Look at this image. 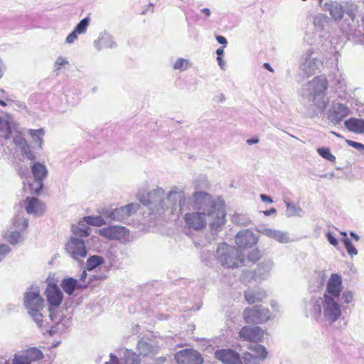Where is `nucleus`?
<instances>
[{
	"mask_svg": "<svg viewBox=\"0 0 364 364\" xmlns=\"http://www.w3.org/2000/svg\"><path fill=\"white\" fill-rule=\"evenodd\" d=\"M191 205L193 211L183 216L188 228L201 230L206 227L208 221L211 228L217 230L225 222V205L220 199H215L211 194L205 191L193 193Z\"/></svg>",
	"mask_w": 364,
	"mask_h": 364,
	"instance_id": "obj_1",
	"label": "nucleus"
},
{
	"mask_svg": "<svg viewBox=\"0 0 364 364\" xmlns=\"http://www.w3.org/2000/svg\"><path fill=\"white\" fill-rule=\"evenodd\" d=\"M217 254L218 260L224 267L237 268L244 264V255L235 247L223 243L218 247Z\"/></svg>",
	"mask_w": 364,
	"mask_h": 364,
	"instance_id": "obj_2",
	"label": "nucleus"
},
{
	"mask_svg": "<svg viewBox=\"0 0 364 364\" xmlns=\"http://www.w3.org/2000/svg\"><path fill=\"white\" fill-rule=\"evenodd\" d=\"M43 299L38 291H29L24 295L23 304L29 315L33 318L39 327L43 326V314L41 313L43 308Z\"/></svg>",
	"mask_w": 364,
	"mask_h": 364,
	"instance_id": "obj_3",
	"label": "nucleus"
},
{
	"mask_svg": "<svg viewBox=\"0 0 364 364\" xmlns=\"http://www.w3.org/2000/svg\"><path fill=\"white\" fill-rule=\"evenodd\" d=\"M270 316L269 309L261 305L247 307L243 311V318L247 323L262 324L268 321Z\"/></svg>",
	"mask_w": 364,
	"mask_h": 364,
	"instance_id": "obj_4",
	"label": "nucleus"
},
{
	"mask_svg": "<svg viewBox=\"0 0 364 364\" xmlns=\"http://www.w3.org/2000/svg\"><path fill=\"white\" fill-rule=\"evenodd\" d=\"M339 299L323 296L321 308L324 318L328 322L333 323L338 321L342 316L341 306L338 303Z\"/></svg>",
	"mask_w": 364,
	"mask_h": 364,
	"instance_id": "obj_5",
	"label": "nucleus"
},
{
	"mask_svg": "<svg viewBox=\"0 0 364 364\" xmlns=\"http://www.w3.org/2000/svg\"><path fill=\"white\" fill-rule=\"evenodd\" d=\"M33 183L29 184V193L33 195H38L43 187V180L47 176L48 170L43 164L35 162L31 166Z\"/></svg>",
	"mask_w": 364,
	"mask_h": 364,
	"instance_id": "obj_6",
	"label": "nucleus"
},
{
	"mask_svg": "<svg viewBox=\"0 0 364 364\" xmlns=\"http://www.w3.org/2000/svg\"><path fill=\"white\" fill-rule=\"evenodd\" d=\"M314 92V100H316L317 97H321V102H316V105L322 109L326 108L328 100L325 97V92L328 87V81L325 76H316L309 82Z\"/></svg>",
	"mask_w": 364,
	"mask_h": 364,
	"instance_id": "obj_7",
	"label": "nucleus"
},
{
	"mask_svg": "<svg viewBox=\"0 0 364 364\" xmlns=\"http://www.w3.org/2000/svg\"><path fill=\"white\" fill-rule=\"evenodd\" d=\"M177 364H203L204 362L201 354L193 348L178 350L174 355Z\"/></svg>",
	"mask_w": 364,
	"mask_h": 364,
	"instance_id": "obj_8",
	"label": "nucleus"
},
{
	"mask_svg": "<svg viewBox=\"0 0 364 364\" xmlns=\"http://www.w3.org/2000/svg\"><path fill=\"white\" fill-rule=\"evenodd\" d=\"M342 277L337 273L331 274L326 284V287L323 296L340 299L343 291Z\"/></svg>",
	"mask_w": 364,
	"mask_h": 364,
	"instance_id": "obj_9",
	"label": "nucleus"
},
{
	"mask_svg": "<svg viewBox=\"0 0 364 364\" xmlns=\"http://www.w3.org/2000/svg\"><path fill=\"white\" fill-rule=\"evenodd\" d=\"M264 332L259 326H245L241 328L238 335L240 339L250 343H259L263 341Z\"/></svg>",
	"mask_w": 364,
	"mask_h": 364,
	"instance_id": "obj_10",
	"label": "nucleus"
},
{
	"mask_svg": "<svg viewBox=\"0 0 364 364\" xmlns=\"http://www.w3.org/2000/svg\"><path fill=\"white\" fill-rule=\"evenodd\" d=\"M66 251L75 259L85 258L87 252L84 241L75 237L70 238L65 246Z\"/></svg>",
	"mask_w": 364,
	"mask_h": 364,
	"instance_id": "obj_11",
	"label": "nucleus"
},
{
	"mask_svg": "<svg viewBox=\"0 0 364 364\" xmlns=\"http://www.w3.org/2000/svg\"><path fill=\"white\" fill-rule=\"evenodd\" d=\"M215 357L223 364H242L240 354L231 349H220L215 353Z\"/></svg>",
	"mask_w": 364,
	"mask_h": 364,
	"instance_id": "obj_12",
	"label": "nucleus"
},
{
	"mask_svg": "<svg viewBox=\"0 0 364 364\" xmlns=\"http://www.w3.org/2000/svg\"><path fill=\"white\" fill-rule=\"evenodd\" d=\"M138 206L137 204L130 203L116 208L109 213L108 217L111 220L123 222L136 210Z\"/></svg>",
	"mask_w": 364,
	"mask_h": 364,
	"instance_id": "obj_13",
	"label": "nucleus"
},
{
	"mask_svg": "<svg viewBox=\"0 0 364 364\" xmlns=\"http://www.w3.org/2000/svg\"><path fill=\"white\" fill-rule=\"evenodd\" d=\"M45 294L48 302L53 308L58 307L62 303L63 293L56 284L50 283L46 289Z\"/></svg>",
	"mask_w": 364,
	"mask_h": 364,
	"instance_id": "obj_14",
	"label": "nucleus"
},
{
	"mask_svg": "<svg viewBox=\"0 0 364 364\" xmlns=\"http://www.w3.org/2000/svg\"><path fill=\"white\" fill-rule=\"evenodd\" d=\"M99 234L109 240H120L127 235V229L122 226H108L98 231Z\"/></svg>",
	"mask_w": 364,
	"mask_h": 364,
	"instance_id": "obj_15",
	"label": "nucleus"
},
{
	"mask_svg": "<svg viewBox=\"0 0 364 364\" xmlns=\"http://www.w3.org/2000/svg\"><path fill=\"white\" fill-rule=\"evenodd\" d=\"M349 109L347 106L342 104L333 105L328 112V119L338 124L349 114Z\"/></svg>",
	"mask_w": 364,
	"mask_h": 364,
	"instance_id": "obj_16",
	"label": "nucleus"
},
{
	"mask_svg": "<svg viewBox=\"0 0 364 364\" xmlns=\"http://www.w3.org/2000/svg\"><path fill=\"white\" fill-rule=\"evenodd\" d=\"M24 203L28 214L42 215L46 211L45 204L36 198L26 197Z\"/></svg>",
	"mask_w": 364,
	"mask_h": 364,
	"instance_id": "obj_17",
	"label": "nucleus"
},
{
	"mask_svg": "<svg viewBox=\"0 0 364 364\" xmlns=\"http://www.w3.org/2000/svg\"><path fill=\"white\" fill-rule=\"evenodd\" d=\"M256 242L257 238L254 234L248 230L238 232L235 237V243L239 250L247 248L249 246L255 245Z\"/></svg>",
	"mask_w": 364,
	"mask_h": 364,
	"instance_id": "obj_18",
	"label": "nucleus"
},
{
	"mask_svg": "<svg viewBox=\"0 0 364 364\" xmlns=\"http://www.w3.org/2000/svg\"><path fill=\"white\" fill-rule=\"evenodd\" d=\"M346 127L351 132L360 134H364V119L351 117L346 120Z\"/></svg>",
	"mask_w": 364,
	"mask_h": 364,
	"instance_id": "obj_19",
	"label": "nucleus"
},
{
	"mask_svg": "<svg viewBox=\"0 0 364 364\" xmlns=\"http://www.w3.org/2000/svg\"><path fill=\"white\" fill-rule=\"evenodd\" d=\"M267 296L266 292L263 289L258 291L247 290L244 293V296L246 301L250 304H253L257 302H260Z\"/></svg>",
	"mask_w": 364,
	"mask_h": 364,
	"instance_id": "obj_20",
	"label": "nucleus"
},
{
	"mask_svg": "<svg viewBox=\"0 0 364 364\" xmlns=\"http://www.w3.org/2000/svg\"><path fill=\"white\" fill-rule=\"evenodd\" d=\"M23 354L26 357V359L31 364V362L37 361L43 358V355L41 350L37 348H29L27 350L22 352Z\"/></svg>",
	"mask_w": 364,
	"mask_h": 364,
	"instance_id": "obj_21",
	"label": "nucleus"
},
{
	"mask_svg": "<svg viewBox=\"0 0 364 364\" xmlns=\"http://www.w3.org/2000/svg\"><path fill=\"white\" fill-rule=\"evenodd\" d=\"M328 9L332 18L334 20H340L343 16V6L337 2H333L328 4Z\"/></svg>",
	"mask_w": 364,
	"mask_h": 364,
	"instance_id": "obj_22",
	"label": "nucleus"
},
{
	"mask_svg": "<svg viewBox=\"0 0 364 364\" xmlns=\"http://www.w3.org/2000/svg\"><path fill=\"white\" fill-rule=\"evenodd\" d=\"M12 225L15 230L23 232L28 228V220L22 215H16L13 219Z\"/></svg>",
	"mask_w": 364,
	"mask_h": 364,
	"instance_id": "obj_23",
	"label": "nucleus"
},
{
	"mask_svg": "<svg viewBox=\"0 0 364 364\" xmlns=\"http://www.w3.org/2000/svg\"><path fill=\"white\" fill-rule=\"evenodd\" d=\"M136 349L139 351L138 355H139L140 357H145L151 352L152 346L146 341L141 339L137 343Z\"/></svg>",
	"mask_w": 364,
	"mask_h": 364,
	"instance_id": "obj_24",
	"label": "nucleus"
},
{
	"mask_svg": "<svg viewBox=\"0 0 364 364\" xmlns=\"http://www.w3.org/2000/svg\"><path fill=\"white\" fill-rule=\"evenodd\" d=\"M124 363L125 364H140V355L131 350H126L124 353Z\"/></svg>",
	"mask_w": 364,
	"mask_h": 364,
	"instance_id": "obj_25",
	"label": "nucleus"
},
{
	"mask_svg": "<svg viewBox=\"0 0 364 364\" xmlns=\"http://www.w3.org/2000/svg\"><path fill=\"white\" fill-rule=\"evenodd\" d=\"M90 228L80 222L77 225L73 226V232L75 236L85 237L90 235Z\"/></svg>",
	"mask_w": 364,
	"mask_h": 364,
	"instance_id": "obj_26",
	"label": "nucleus"
},
{
	"mask_svg": "<svg viewBox=\"0 0 364 364\" xmlns=\"http://www.w3.org/2000/svg\"><path fill=\"white\" fill-rule=\"evenodd\" d=\"M77 284V280L73 278L65 279L62 282L61 287L63 291L71 295L75 291V287Z\"/></svg>",
	"mask_w": 364,
	"mask_h": 364,
	"instance_id": "obj_27",
	"label": "nucleus"
},
{
	"mask_svg": "<svg viewBox=\"0 0 364 364\" xmlns=\"http://www.w3.org/2000/svg\"><path fill=\"white\" fill-rule=\"evenodd\" d=\"M104 263V259L98 255H93L90 257L86 262V267L87 270H92L95 267L102 264Z\"/></svg>",
	"mask_w": 364,
	"mask_h": 364,
	"instance_id": "obj_28",
	"label": "nucleus"
},
{
	"mask_svg": "<svg viewBox=\"0 0 364 364\" xmlns=\"http://www.w3.org/2000/svg\"><path fill=\"white\" fill-rule=\"evenodd\" d=\"M248 349L255 352L256 356H258L259 360H264L267 356V351L266 348L262 345H249Z\"/></svg>",
	"mask_w": 364,
	"mask_h": 364,
	"instance_id": "obj_29",
	"label": "nucleus"
},
{
	"mask_svg": "<svg viewBox=\"0 0 364 364\" xmlns=\"http://www.w3.org/2000/svg\"><path fill=\"white\" fill-rule=\"evenodd\" d=\"M11 133V128L8 122L0 118V136L9 139Z\"/></svg>",
	"mask_w": 364,
	"mask_h": 364,
	"instance_id": "obj_30",
	"label": "nucleus"
},
{
	"mask_svg": "<svg viewBox=\"0 0 364 364\" xmlns=\"http://www.w3.org/2000/svg\"><path fill=\"white\" fill-rule=\"evenodd\" d=\"M83 221L88 225L97 227L105 224V220L101 216H85L83 218Z\"/></svg>",
	"mask_w": 364,
	"mask_h": 364,
	"instance_id": "obj_31",
	"label": "nucleus"
},
{
	"mask_svg": "<svg viewBox=\"0 0 364 364\" xmlns=\"http://www.w3.org/2000/svg\"><path fill=\"white\" fill-rule=\"evenodd\" d=\"M318 154L323 159L331 161L336 162V156L331 154V150L328 147H321L317 149Z\"/></svg>",
	"mask_w": 364,
	"mask_h": 364,
	"instance_id": "obj_32",
	"label": "nucleus"
},
{
	"mask_svg": "<svg viewBox=\"0 0 364 364\" xmlns=\"http://www.w3.org/2000/svg\"><path fill=\"white\" fill-rule=\"evenodd\" d=\"M242 364H259L258 356L253 355L249 352H245L241 358Z\"/></svg>",
	"mask_w": 364,
	"mask_h": 364,
	"instance_id": "obj_33",
	"label": "nucleus"
},
{
	"mask_svg": "<svg viewBox=\"0 0 364 364\" xmlns=\"http://www.w3.org/2000/svg\"><path fill=\"white\" fill-rule=\"evenodd\" d=\"M21 232L14 230L8 235L6 239L10 244L16 245L21 241Z\"/></svg>",
	"mask_w": 364,
	"mask_h": 364,
	"instance_id": "obj_34",
	"label": "nucleus"
},
{
	"mask_svg": "<svg viewBox=\"0 0 364 364\" xmlns=\"http://www.w3.org/2000/svg\"><path fill=\"white\" fill-rule=\"evenodd\" d=\"M190 66V63L188 60L183 58H178L173 65L174 70H179L183 71L187 70Z\"/></svg>",
	"mask_w": 364,
	"mask_h": 364,
	"instance_id": "obj_35",
	"label": "nucleus"
},
{
	"mask_svg": "<svg viewBox=\"0 0 364 364\" xmlns=\"http://www.w3.org/2000/svg\"><path fill=\"white\" fill-rule=\"evenodd\" d=\"M89 23L90 18L86 17L80 21V23L76 26L75 30L77 32L78 34L84 33L87 31Z\"/></svg>",
	"mask_w": 364,
	"mask_h": 364,
	"instance_id": "obj_36",
	"label": "nucleus"
},
{
	"mask_svg": "<svg viewBox=\"0 0 364 364\" xmlns=\"http://www.w3.org/2000/svg\"><path fill=\"white\" fill-rule=\"evenodd\" d=\"M28 132L33 138L36 139V141L38 144L39 146H41V144L43 143L42 136L44 134L43 129H30Z\"/></svg>",
	"mask_w": 364,
	"mask_h": 364,
	"instance_id": "obj_37",
	"label": "nucleus"
},
{
	"mask_svg": "<svg viewBox=\"0 0 364 364\" xmlns=\"http://www.w3.org/2000/svg\"><path fill=\"white\" fill-rule=\"evenodd\" d=\"M270 236L280 242H287L288 241L287 235L279 231H271Z\"/></svg>",
	"mask_w": 364,
	"mask_h": 364,
	"instance_id": "obj_38",
	"label": "nucleus"
},
{
	"mask_svg": "<svg viewBox=\"0 0 364 364\" xmlns=\"http://www.w3.org/2000/svg\"><path fill=\"white\" fill-rule=\"evenodd\" d=\"M343 243L345 245V247L348 252V253L353 256V255H355L358 254V251L357 250L355 249V247H354L353 244L352 243V242L348 239V238H346L343 240Z\"/></svg>",
	"mask_w": 364,
	"mask_h": 364,
	"instance_id": "obj_39",
	"label": "nucleus"
},
{
	"mask_svg": "<svg viewBox=\"0 0 364 364\" xmlns=\"http://www.w3.org/2000/svg\"><path fill=\"white\" fill-rule=\"evenodd\" d=\"M12 364H30L28 360L26 359V357L21 353L16 354L14 355V358L13 359Z\"/></svg>",
	"mask_w": 364,
	"mask_h": 364,
	"instance_id": "obj_40",
	"label": "nucleus"
},
{
	"mask_svg": "<svg viewBox=\"0 0 364 364\" xmlns=\"http://www.w3.org/2000/svg\"><path fill=\"white\" fill-rule=\"evenodd\" d=\"M261 257L260 252L257 249L252 250L248 255V259L252 262H257Z\"/></svg>",
	"mask_w": 364,
	"mask_h": 364,
	"instance_id": "obj_41",
	"label": "nucleus"
},
{
	"mask_svg": "<svg viewBox=\"0 0 364 364\" xmlns=\"http://www.w3.org/2000/svg\"><path fill=\"white\" fill-rule=\"evenodd\" d=\"M11 249L10 247L5 245H0V260H1L9 252Z\"/></svg>",
	"mask_w": 364,
	"mask_h": 364,
	"instance_id": "obj_42",
	"label": "nucleus"
},
{
	"mask_svg": "<svg viewBox=\"0 0 364 364\" xmlns=\"http://www.w3.org/2000/svg\"><path fill=\"white\" fill-rule=\"evenodd\" d=\"M68 61L62 58V57H60L57 59L56 62H55V68L56 70H60L63 66H65V65H68Z\"/></svg>",
	"mask_w": 364,
	"mask_h": 364,
	"instance_id": "obj_43",
	"label": "nucleus"
},
{
	"mask_svg": "<svg viewBox=\"0 0 364 364\" xmlns=\"http://www.w3.org/2000/svg\"><path fill=\"white\" fill-rule=\"evenodd\" d=\"M347 144L355 148V149H359V150H363L364 149V144H361V143H359V142H357V141H351V140H347Z\"/></svg>",
	"mask_w": 364,
	"mask_h": 364,
	"instance_id": "obj_44",
	"label": "nucleus"
},
{
	"mask_svg": "<svg viewBox=\"0 0 364 364\" xmlns=\"http://www.w3.org/2000/svg\"><path fill=\"white\" fill-rule=\"evenodd\" d=\"M77 32L74 30L71 33L68 35V36L66 38V42L68 43H73L77 38Z\"/></svg>",
	"mask_w": 364,
	"mask_h": 364,
	"instance_id": "obj_45",
	"label": "nucleus"
},
{
	"mask_svg": "<svg viewBox=\"0 0 364 364\" xmlns=\"http://www.w3.org/2000/svg\"><path fill=\"white\" fill-rule=\"evenodd\" d=\"M326 238L330 244H331L333 246L338 245V242L337 239L333 235L331 232H328L326 234Z\"/></svg>",
	"mask_w": 364,
	"mask_h": 364,
	"instance_id": "obj_46",
	"label": "nucleus"
},
{
	"mask_svg": "<svg viewBox=\"0 0 364 364\" xmlns=\"http://www.w3.org/2000/svg\"><path fill=\"white\" fill-rule=\"evenodd\" d=\"M109 358V360L106 362L105 364H119V360L115 355L111 353Z\"/></svg>",
	"mask_w": 364,
	"mask_h": 364,
	"instance_id": "obj_47",
	"label": "nucleus"
},
{
	"mask_svg": "<svg viewBox=\"0 0 364 364\" xmlns=\"http://www.w3.org/2000/svg\"><path fill=\"white\" fill-rule=\"evenodd\" d=\"M343 296L347 304H349L353 299V294L350 291L344 292Z\"/></svg>",
	"mask_w": 364,
	"mask_h": 364,
	"instance_id": "obj_48",
	"label": "nucleus"
},
{
	"mask_svg": "<svg viewBox=\"0 0 364 364\" xmlns=\"http://www.w3.org/2000/svg\"><path fill=\"white\" fill-rule=\"evenodd\" d=\"M217 41L223 45V47H225L227 46V40L224 36H216Z\"/></svg>",
	"mask_w": 364,
	"mask_h": 364,
	"instance_id": "obj_49",
	"label": "nucleus"
},
{
	"mask_svg": "<svg viewBox=\"0 0 364 364\" xmlns=\"http://www.w3.org/2000/svg\"><path fill=\"white\" fill-rule=\"evenodd\" d=\"M260 198L264 203H272L273 202V200L271 198V197H269V196H268L267 195H264V194L260 195Z\"/></svg>",
	"mask_w": 364,
	"mask_h": 364,
	"instance_id": "obj_50",
	"label": "nucleus"
},
{
	"mask_svg": "<svg viewBox=\"0 0 364 364\" xmlns=\"http://www.w3.org/2000/svg\"><path fill=\"white\" fill-rule=\"evenodd\" d=\"M275 213H276V209L274 208H271L269 210H265V211L263 212V213L266 216H269V215H270L272 214H274Z\"/></svg>",
	"mask_w": 364,
	"mask_h": 364,
	"instance_id": "obj_51",
	"label": "nucleus"
},
{
	"mask_svg": "<svg viewBox=\"0 0 364 364\" xmlns=\"http://www.w3.org/2000/svg\"><path fill=\"white\" fill-rule=\"evenodd\" d=\"M166 361V357H164V356H161V357L157 358L156 359V364H163V363H164Z\"/></svg>",
	"mask_w": 364,
	"mask_h": 364,
	"instance_id": "obj_52",
	"label": "nucleus"
},
{
	"mask_svg": "<svg viewBox=\"0 0 364 364\" xmlns=\"http://www.w3.org/2000/svg\"><path fill=\"white\" fill-rule=\"evenodd\" d=\"M217 60L220 68H223L225 66V63L223 60L222 56H218Z\"/></svg>",
	"mask_w": 364,
	"mask_h": 364,
	"instance_id": "obj_53",
	"label": "nucleus"
},
{
	"mask_svg": "<svg viewBox=\"0 0 364 364\" xmlns=\"http://www.w3.org/2000/svg\"><path fill=\"white\" fill-rule=\"evenodd\" d=\"M202 13L205 14L206 17H208L210 15V11L208 8H204L201 10Z\"/></svg>",
	"mask_w": 364,
	"mask_h": 364,
	"instance_id": "obj_54",
	"label": "nucleus"
},
{
	"mask_svg": "<svg viewBox=\"0 0 364 364\" xmlns=\"http://www.w3.org/2000/svg\"><path fill=\"white\" fill-rule=\"evenodd\" d=\"M259 141L258 139H248L247 141V143L249 144V145H252L253 144H257V142Z\"/></svg>",
	"mask_w": 364,
	"mask_h": 364,
	"instance_id": "obj_55",
	"label": "nucleus"
},
{
	"mask_svg": "<svg viewBox=\"0 0 364 364\" xmlns=\"http://www.w3.org/2000/svg\"><path fill=\"white\" fill-rule=\"evenodd\" d=\"M264 67L267 69L269 71H270L271 73H274V69L271 67V65L268 63H265L264 64Z\"/></svg>",
	"mask_w": 364,
	"mask_h": 364,
	"instance_id": "obj_56",
	"label": "nucleus"
},
{
	"mask_svg": "<svg viewBox=\"0 0 364 364\" xmlns=\"http://www.w3.org/2000/svg\"><path fill=\"white\" fill-rule=\"evenodd\" d=\"M223 48H224V47H222V48H218L216 50V53H217L218 56H222L223 55V53H224Z\"/></svg>",
	"mask_w": 364,
	"mask_h": 364,
	"instance_id": "obj_57",
	"label": "nucleus"
},
{
	"mask_svg": "<svg viewBox=\"0 0 364 364\" xmlns=\"http://www.w3.org/2000/svg\"><path fill=\"white\" fill-rule=\"evenodd\" d=\"M3 65H2V61L0 59V78L3 76Z\"/></svg>",
	"mask_w": 364,
	"mask_h": 364,
	"instance_id": "obj_58",
	"label": "nucleus"
},
{
	"mask_svg": "<svg viewBox=\"0 0 364 364\" xmlns=\"http://www.w3.org/2000/svg\"><path fill=\"white\" fill-rule=\"evenodd\" d=\"M350 235H351V236H353V237L356 240H358L359 237H358L357 235L354 234L353 232H351V233H350Z\"/></svg>",
	"mask_w": 364,
	"mask_h": 364,
	"instance_id": "obj_59",
	"label": "nucleus"
},
{
	"mask_svg": "<svg viewBox=\"0 0 364 364\" xmlns=\"http://www.w3.org/2000/svg\"><path fill=\"white\" fill-rule=\"evenodd\" d=\"M0 105L5 107L6 105V103L4 101L0 100Z\"/></svg>",
	"mask_w": 364,
	"mask_h": 364,
	"instance_id": "obj_60",
	"label": "nucleus"
},
{
	"mask_svg": "<svg viewBox=\"0 0 364 364\" xmlns=\"http://www.w3.org/2000/svg\"><path fill=\"white\" fill-rule=\"evenodd\" d=\"M331 133H332L333 134H334V135L337 136H339V135H338V134H336V132H332Z\"/></svg>",
	"mask_w": 364,
	"mask_h": 364,
	"instance_id": "obj_61",
	"label": "nucleus"
},
{
	"mask_svg": "<svg viewBox=\"0 0 364 364\" xmlns=\"http://www.w3.org/2000/svg\"><path fill=\"white\" fill-rule=\"evenodd\" d=\"M85 275H86V273H85V272L84 271V272H82V277H84V276H85Z\"/></svg>",
	"mask_w": 364,
	"mask_h": 364,
	"instance_id": "obj_62",
	"label": "nucleus"
}]
</instances>
